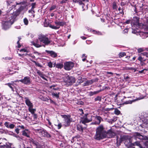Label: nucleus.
<instances>
[{
  "mask_svg": "<svg viewBox=\"0 0 148 148\" xmlns=\"http://www.w3.org/2000/svg\"><path fill=\"white\" fill-rule=\"evenodd\" d=\"M121 100H123V97H121L119 96L115 99V101L117 103V104L120 105L122 104L123 102L121 101Z\"/></svg>",
  "mask_w": 148,
  "mask_h": 148,
  "instance_id": "obj_14",
  "label": "nucleus"
},
{
  "mask_svg": "<svg viewBox=\"0 0 148 148\" xmlns=\"http://www.w3.org/2000/svg\"><path fill=\"white\" fill-rule=\"evenodd\" d=\"M135 137L136 138H138L140 139H142L143 138V136L141 135L140 133L136 132L134 134Z\"/></svg>",
  "mask_w": 148,
  "mask_h": 148,
  "instance_id": "obj_20",
  "label": "nucleus"
},
{
  "mask_svg": "<svg viewBox=\"0 0 148 148\" xmlns=\"http://www.w3.org/2000/svg\"><path fill=\"white\" fill-rule=\"evenodd\" d=\"M32 61L33 63H34L35 65L38 67H41L40 64L38 62H36V61L33 60H32Z\"/></svg>",
  "mask_w": 148,
  "mask_h": 148,
  "instance_id": "obj_42",
  "label": "nucleus"
},
{
  "mask_svg": "<svg viewBox=\"0 0 148 148\" xmlns=\"http://www.w3.org/2000/svg\"><path fill=\"white\" fill-rule=\"evenodd\" d=\"M26 99L25 101L26 104L29 108H33V104L27 98H25Z\"/></svg>",
  "mask_w": 148,
  "mask_h": 148,
  "instance_id": "obj_15",
  "label": "nucleus"
},
{
  "mask_svg": "<svg viewBox=\"0 0 148 148\" xmlns=\"http://www.w3.org/2000/svg\"><path fill=\"white\" fill-rule=\"evenodd\" d=\"M3 25L4 29L5 30L7 29L10 27V23L8 21H5Z\"/></svg>",
  "mask_w": 148,
  "mask_h": 148,
  "instance_id": "obj_18",
  "label": "nucleus"
},
{
  "mask_svg": "<svg viewBox=\"0 0 148 148\" xmlns=\"http://www.w3.org/2000/svg\"><path fill=\"white\" fill-rule=\"evenodd\" d=\"M45 51L52 58H55L58 56L57 53L53 51L46 50Z\"/></svg>",
  "mask_w": 148,
  "mask_h": 148,
  "instance_id": "obj_9",
  "label": "nucleus"
},
{
  "mask_svg": "<svg viewBox=\"0 0 148 148\" xmlns=\"http://www.w3.org/2000/svg\"><path fill=\"white\" fill-rule=\"evenodd\" d=\"M57 126L58 127V129H60L62 127V125L61 123H59L58 124V125H57Z\"/></svg>",
  "mask_w": 148,
  "mask_h": 148,
  "instance_id": "obj_58",
  "label": "nucleus"
},
{
  "mask_svg": "<svg viewBox=\"0 0 148 148\" xmlns=\"http://www.w3.org/2000/svg\"><path fill=\"white\" fill-rule=\"evenodd\" d=\"M45 130L43 129L42 130H40L39 133L42 136H43V135L44 134V132H45Z\"/></svg>",
  "mask_w": 148,
  "mask_h": 148,
  "instance_id": "obj_51",
  "label": "nucleus"
},
{
  "mask_svg": "<svg viewBox=\"0 0 148 148\" xmlns=\"http://www.w3.org/2000/svg\"><path fill=\"white\" fill-rule=\"evenodd\" d=\"M36 2L33 3H31V6H32V10L36 8Z\"/></svg>",
  "mask_w": 148,
  "mask_h": 148,
  "instance_id": "obj_48",
  "label": "nucleus"
},
{
  "mask_svg": "<svg viewBox=\"0 0 148 148\" xmlns=\"http://www.w3.org/2000/svg\"><path fill=\"white\" fill-rule=\"evenodd\" d=\"M37 73L41 77H43L45 75L43 74V73L41 72L39 70H38L37 71Z\"/></svg>",
  "mask_w": 148,
  "mask_h": 148,
  "instance_id": "obj_43",
  "label": "nucleus"
},
{
  "mask_svg": "<svg viewBox=\"0 0 148 148\" xmlns=\"http://www.w3.org/2000/svg\"><path fill=\"white\" fill-rule=\"evenodd\" d=\"M46 26V27H49L50 28H51L52 29H58L60 28V27L56 26L54 25H52L51 24H49V23H48V25Z\"/></svg>",
  "mask_w": 148,
  "mask_h": 148,
  "instance_id": "obj_23",
  "label": "nucleus"
},
{
  "mask_svg": "<svg viewBox=\"0 0 148 148\" xmlns=\"http://www.w3.org/2000/svg\"><path fill=\"white\" fill-rule=\"evenodd\" d=\"M95 82L93 79H91V80L89 81L88 82H86V83H85L86 84L85 85V86H88L90 84H92L93 82Z\"/></svg>",
  "mask_w": 148,
  "mask_h": 148,
  "instance_id": "obj_35",
  "label": "nucleus"
},
{
  "mask_svg": "<svg viewBox=\"0 0 148 148\" xmlns=\"http://www.w3.org/2000/svg\"><path fill=\"white\" fill-rule=\"evenodd\" d=\"M126 55V53L125 52H120L119 54V57L120 58L124 57Z\"/></svg>",
  "mask_w": 148,
  "mask_h": 148,
  "instance_id": "obj_41",
  "label": "nucleus"
},
{
  "mask_svg": "<svg viewBox=\"0 0 148 148\" xmlns=\"http://www.w3.org/2000/svg\"><path fill=\"white\" fill-rule=\"evenodd\" d=\"M56 93L53 92L51 93V95L53 96L56 97L57 98H58L59 97L60 92H56Z\"/></svg>",
  "mask_w": 148,
  "mask_h": 148,
  "instance_id": "obj_30",
  "label": "nucleus"
},
{
  "mask_svg": "<svg viewBox=\"0 0 148 148\" xmlns=\"http://www.w3.org/2000/svg\"><path fill=\"white\" fill-rule=\"evenodd\" d=\"M56 26H63L64 25H66V23L64 21H60L56 20L54 22Z\"/></svg>",
  "mask_w": 148,
  "mask_h": 148,
  "instance_id": "obj_10",
  "label": "nucleus"
},
{
  "mask_svg": "<svg viewBox=\"0 0 148 148\" xmlns=\"http://www.w3.org/2000/svg\"><path fill=\"white\" fill-rule=\"evenodd\" d=\"M0 148H11V147L8 144H6L4 145H0Z\"/></svg>",
  "mask_w": 148,
  "mask_h": 148,
  "instance_id": "obj_38",
  "label": "nucleus"
},
{
  "mask_svg": "<svg viewBox=\"0 0 148 148\" xmlns=\"http://www.w3.org/2000/svg\"><path fill=\"white\" fill-rule=\"evenodd\" d=\"M74 66V63L71 62H68L64 63V69L67 71L71 70Z\"/></svg>",
  "mask_w": 148,
  "mask_h": 148,
  "instance_id": "obj_5",
  "label": "nucleus"
},
{
  "mask_svg": "<svg viewBox=\"0 0 148 148\" xmlns=\"http://www.w3.org/2000/svg\"><path fill=\"white\" fill-rule=\"evenodd\" d=\"M64 81L66 83H70V84L74 83L75 82V79L73 77L67 76L64 79Z\"/></svg>",
  "mask_w": 148,
  "mask_h": 148,
  "instance_id": "obj_7",
  "label": "nucleus"
},
{
  "mask_svg": "<svg viewBox=\"0 0 148 148\" xmlns=\"http://www.w3.org/2000/svg\"><path fill=\"white\" fill-rule=\"evenodd\" d=\"M76 103L78 105H83L84 104V102L81 101H78Z\"/></svg>",
  "mask_w": 148,
  "mask_h": 148,
  "instance_id": "obj_53",
  "label": "nucleus"
},
{
  "mask_svg": "<svg viewBox=\"0 0 148 148\" xmlns=\"http://www.w3.org/2000/svg\"><path fill=\"white\" fill-rule=\"evenodd\" d=\"M124 144L125 146L128 148L132 147V143L131 141V138L129 139L128 141H125L124 142Z\"/></svg>",
  "mask_w": 148,
  "mask_h": 148,
  "instance_id": "obj_12",
  "label": "nucleus"
},
{
  "mask_svg": "<svg viewBox=\"0 0 148 148\" xmlns=\"http://www.w3.org/2000/svg\"><path fill=\"white\" fill-rule=\"evenodd\" d=\"M101 97L100 96H97L94 99L95 101H101Z\"/></svg>",
  "mask_w": 148,
  "mask_h": 148,
  "instance_id": "obj_39",
  "label": "nucleus"
},
{
  "mask_svg": "<svg viewBox=\"0 0 148 148\" xmlns=\"http://www.w3.org/2000/svg\"><path fill=\"white\" fill-rule=\"evenodd\" d=\"M7 144V140L4 138H0V145H4Z\"/></svg>",
  "mask_w": 148,
  "mask_h": 148,
  "instance_id": "obj_17",
  "label": "nucleus"
},
{
  "mask_svg": "<svg viewBox=\"0 0 148 148\" xmlns=\"http://www.w3.org/2000/svg\"><path fill=\"white\" fill-rule=\"evenodd\" d=\"M22 134L23 136H26L27 138H30L29 135L27 134V133L25 131V130L22 131Z\"/></svg>",
  "mask_w": 148,
  "mask_h": 148,
  "instance_id": "obj_37",
  "label": "nucleus"
},
{
  "mask_svg": "<svg viewBox=\"0 0 148 148\" xmlns=\"http://www.w3.org/2000/svg\"><path fill=\"white\" fill-rule=\"evenodd\" d=\"M130 139V137L128 135H123L121 137L120 139L122 142L124 141V142L126 141H128L129 139Z\"/></svg>",
  "mask_w": 148,
  "mask_h": 148,
  "instance_id": "obj_13",
  "label": "nucleus"
},
{
  "mask_svg": "<svg viewBox=\"0 0 148 148\" xmlns=\"http://www.w3.org/2000/svg\"><path fill=\"white\" fill-rule=\"evenodd\" d=\"M12 3V2L10 1H7V5L8 6H9L10 4Z\"/></svg>",
  "mask_w": 148,
  "mask_h": 148,
  "instance_id": "obj_62",
  "label": "nucleus"
},
{
  "mask_svg": "<svg viewBox=\"0 0 148 148\" xmlns=\"http://www.w3.org/2000/svg\"><path fill=\"white\" fill-rule=\"evenodd\" d=\"M56 5H52L50 7V8L49 10L50 11H52L53 10H54L55 9H56Z\"/></svg>",
  "mask_w": 148,
  "mask_h": 148,
  "instance_id": "obj_45",
  "label": "nucleus"
},
{
  "mask_svg": "<svg viewBox=\"0 0 148 148\" xmlns=\"http://www.w3.org/2000/svg\"><path fill=\"white\" fill-rule=\"evenodd\" d=\"M24 9L23 6H21L16 11L12 13V15L14 18H16L18 16L21 12Z\"/></svg>",
  "mask_w": 148,
  "mask_h": 148,
  "instance_id": "obj_8",
  "label": "nucleus"
},
{
  "mask_svg": "<svg viewBox=\"0 0 148 148\" xmlns=\"http://www.w3.org/2000/svg\"><path fill=\"white\" fill-rule=\"evenodd\" d=\"M143 98H138V99L140 100L141 99H143ZM138 99H134L133 100H129V101H124V104H132V102L135 101H136L138 100Z\"/></svg>",
  "mask_w": 148,
  "mask_h": 148,
  "instance_id": "obj_21",
  "label": "nucleus"
},
{
  "mask_svg": "<svg viewBox=\"0 0 148 148\" xmlns=\"http://www.w3.org/2000/svg\"><path fill=\"white\" fill-rule=\"evenodd\" d=\"M28 110L32 114H34L35 111L36 110L35 109H33V108H29Z\"/></svg>",
  "mask_w": 148,
  "mask_h": 148,
  "instance_id": "obj_36",
  "label": "nucleus"
},
{
  "mask_svg": "<svg viewBox=\"0 0 148 148\" xmlns=\"http://www.w3.org/2000/svg\"><path fill=\"white\" fill-rule=\"evenodd\" d=\"M67 1V0H62L60 2V3L62 4L63 3H66Z\"/></svg>",
  "mask_w": 148,
  "mask_h": 148,
  "instance_id": "obj_60",
  "label": "nucleus"
},
{
  "mask_svg": "<svg viewBox=\"0 0 148 148\" xmlns=\"http://www.w3.org/2000/svg\"><path fill=\"white\" fill-rule=\"evenodd\" d=\"M138 60L141 63H144V62L146 61V60H143V58L141 57V56H140L138 58Z\"/></svg>",
  "mask_w": 148,
  "mask_h": 148,
  "instance_id": "obj_33",
  "label": "nucleus"
},
{
  "mask_svg": "<svg viewBox=\"0 0 148 148\" xmlns=\"http://www.w3.org/2000/svg\"><path fill=\"white\" fill-rule=\"evenodd\" d=\"M112 8L114 10H116L117 9V7L116 3L115 2H114L113 3Z\"/></svg>",
  "mask_w": 148,
  "mask_h": 148,
  "instance_id": "obj_44",
  "label": "nucleus"
},
{
  "mask_svg": "<svg viewBox=\"0 0 148 148\" xmlns=\"http://www.w3.org/2000/svg\"><path fill=\"white\" fill-rule=\"evenodd\" d=\"M38 38L41 42H43L45 45H47L51 42L49 38L47 37L44 34H41L39 35Z\"/></svg>",
  "mask_w": 148,
  "mask_h": 148,
  "instance_id": "obj_4",
  "label": "nucleus"
},
{
  "mask_svg": "<svg viewBox=\"0 0 148 148\" xmlns=\"http://www.w3.org/2000/svg\"><path fill=\"white\" fill-rule=\"evenodd\" d=\"M27 3V2L26 1H24L22 2H20V3H17V2H16V5H21V4H22V5H24L25 4Z\"/></svg>",
  "mask_w": 148,
  "mask_h": 148,
  "instance_id": "obj_49",
  "label": "nucleus"
},
{
  "mask_svg": "<svg viewBox=\"0 0 148 148\" xmlns=\"http://www.w3.org/2000/svg\"><path fill=\"white\" fill-rule=\"evenodd\" d=\"M144 145L146 147H148V141H145L144 143Z\"/></svg>",
  "mask_w": 148,
  "mask_h": 148,
  "instance_id": "obj_64",
  "label": "nucleus"
},
{
  "mask_svg": "<svg viewBox=\"0 0 148 148\" xmlns=\"http://www.w3.org/2000/svg\"><path fill=\"white\" fill-rule=\"evenodd\" d=\"M20 51L21 52H28V51H27V50L26 49H21L20 50Z\"/></svg>",
  "mask_w": 148,
  "mask_h": 148,
  "instance_id": "obj_56",
  "label": "nucleus"
},
{
  "mask_svg": "<svg viewBox=\"0 0 148 148\" xmlns=\"http://www.w3.org/2000/svg\"><path fill=\"white\" fill-rule=\"evenodd\" d=\"M73 1L74 2L78 3L79 4L82 5L83 8L84 6V5L83 3V2L84 1H86V2L88 1V0H73Z\"/></svg>",
  "mask_w": 148,
  "mask_h": 148,
  "instance_id": "obj_16",
  "label": "nucleus"
},
{
  "mask_svg": "<svg viewBox=\"0 0 148 148\" xmlns=\"http://www.w3.org/2000/svg\"><path fill=\"white\" fill-rule=\"evenodd\" d=\"M145 51V49L143 48H139L137 50L138 52V53H140Z\"/></svg>",
  "mask_w": 148,
  "mask_h": 148,
  "instance_id": "obj_46",
  "label": "nucleus"
},
{
  "mask_svg": "<svg viewBox=\"0 0 148 148\" xmlns=\"http://www.w3.org/2000/svg\"><path fill=\"white\" fill-rule=\"evenodd\" d=\"M10 123V122L6 121L5 122L4 125L8 128H10L11 129H12L14 128L15 127V125L13 124H9Z\"/></svg>",
  "mask_w": 148,
  "mask_h": 148,
  "instance_id": "obj_11",
  "label": "nucleus"
},
{
  "mask_svg": "<svg viewBox=\"0 0 148 148\" xmlns=\"http://www.w3.org/2000/svg\"><path fill=\"white\" fill-rule=\"evenodd\" d=\"M135 145L138 146L140 147L141 146V145L140 144V142L138 141H136L133 143H132V147L133 146H134Z\"/></svg>",
  "mask_w": 148,
  "mask_h": 148,
  "instance_id": "obj_31",
  "label": "nucleus"
},
{
  "mask_svg": "<svg viewBox=\"0 0 148 148\" xmlns=\"http://www.w3.org/2000/svg\"><path fill=\"white\" fill-rule=\"evenodd\" d=\"M77 130L82 133L84 131V128L82 125L79 124H78L77 126Z\"/></svg>",
  "mask_w": 148,
  "mask_h": 148,
  "instance_id": "obj_19",
  "label": "nucleus"
},
{
  "mask_svg": "<svg viewBox=\"0 0 148 148\" xmlns=\"http://www.w3.org/2000/svg\"><path fill=\"white\" fill-rule=\"evenodd\" d=\"M79 111V112H81V113L80 114V116H83V115L84 114V112H83V110L82 108H80L78 110Z\"/></svg>",
  "mask_w": 148,
  "mask_h": 148,
  "instance_id": "obj_54",
  "label": "nucleus"
},
{
  "mask_svg": "<svg viewBox=\"0 0 148 148\" xmlns=\"http://www.w3.org/2000/svg\"><path fill=\"white\" fill-rule=\"evenodd\" d=\"M101 90H99L95 91L94 92L90 91L89 92V95L90 96H92L94 95H95L98 93H99L101 92Z\"/></svg>",
  "mask_w": 148,
  "mask_h": 148,
  "instance_id": "obj_25",
  "label": "nucleus"
},
{
  "mask_svg": "<svg viewBox=\"0 0 148 148\" xmlns=\"http://www.w3.org/2000/svg\"><path fill=\"white\" fill-rule=\"evenodd\" d=\"M96 133L94 136V138L97 140H100L106 137L107 135L109 136V138L114 137L116 134L111 129L106 132L105 130L103 125H101L98 127L96 129Z\"/></svg>",
  "mask_w": 148,
  "mask_h": 148,
  "instance_id": "obj_1",
  "label": "nucleus"
},
{
  "mask_svg": "<svg viewBox=\"0 0 148 148\" xmlns=\"http://www.w3.org/2000/svg\"><path fill=\"white\" fill-rule=\"evenodd\" d=\"M5 85H7L11 89L12 91H14V89L13 88V87L14 86V85L13 84L11 83H9L6 84Z\"/></svg>",
  "mask_w": 148,
  "mask_h": 148,
  "instance_id": "obj_32",
  "label": "nucleus"
},
{
  "mask_svg": "<svg viewBox=\"0 0 148 148\" xmlns=\"http://www.w3.org/2000/svg\"><path fill=\"white\" fill-rule=\"evenodd\" d=\"M96 119L98 120L99 121L97 122V124L98 125H99L100 124L101 122V120H103V119L102 118L98 116H96L95 117Z\"/></svg>",
  "mask_w": 148,
  "mask_h": 148,
  "instance_id": "obj_27",
  "label": "nucleus"
},
{
  "mask_svg": "<svg viewBox=\"0 0 148 148\" xmlns=\"http://www.w3.org/2000/svg\"><path fill=\"white\" fill-rule=\"evenodd\" d=\"M92 116L88 114H85L81 118L80 123L85 124L86 123H89L92 121Z\"/></svg>",
  "mask_w": 148,
  "mask_h": 148,
  "instance_id": "obj_2",
  "label": "nucleus"
},
{
  "mask_svg": "<svg viewBox=\"0 0 148 148\" xmlns=\"http://www.w3.org/2000/svg\"><path fill=\"white\" fill-rule=\"evenodd\" d=\"M126 69L131 70H134V72L136 71V69L134 68L133 67H127Z\"/></svg>",
  "mask_w": 148,
  "mask_h": 148,
  "instance_id": "obj_52",
  "label": "nucleus"
},
{
  "mask_svg": "<svg viewBox=\"0 0 148 148\" xmlns=\"http://www.w3.org/2000/svg\"><path fill=\"white\" fill-rule=\"evenodd\" d=\"M48 66L50 68H52L53 66V64L51 62H49L48 63Z\"/></svg>",
  "mask_w": 148,
  "mask_h": 148,
  "instance_id": "obj_55",
  "label": "nucleus"
},
{
  "mask_svg": "<svg viewBox=\"0 0 148 148\" xmlns=\"http://www.w3.org/2000/svg\"><path fill=\"white\" fill-rule=\"evenodd\" d=\"M118 137H117V138L116 139V146L118 147L119 146H120L121 145V143L122 142L120 139V140L119 141L118 140Z\"/></svg>",
  "mask_w": 148,
  "mask_h": 148,
  "instance_id": "obj_40",
  "label": "nucleus"
},
{
  "mask_svg": "<svg viewBox=\"0 0 148 148\" xmlns=\"http://www.w3.org/2000/svg\"><path fill=\"white\" fill-rule=\"evenodd\" d=\"M124 78L126 81H130V78L127 74H125L124 75Z\"/></svg>",
  "mask_w": 148,
  "mask_h": 148,
  "instance_id": "obj_29",
  "label": "nucleus"
},
{
  "mask_svg": "<svg viewBox=\"0 0 148 148\" xmlns=\"http://www.w3.org/2000/svg\"><path fill=\"white\" fill-rule=\"evenodd\" d=\"M140 55H142L143 56H146L147 55H148L147 52H144L143 53H141L140 55H139V56H140Z\"/></svg>",
  "mask_w": 148,
  "mask_h": 148,
  "instance_id": "obj_59",
  "label": "nucleus"
},
{
  "mask_svg": "<svg viewBox=\"0 0 148 148\" xmlns=\"http://www.w3.org/2000/svg\"><path fill=\"white\" fill-rule=\"evenodd\" d=\"M114 113L117 115H119L120 113V112L117 109H116L114 111Z\"/></svg>",
  "mask_w": 148,
  "mask_h": 148,
  "instance_id": "obj_50",
  "label": "nucleus"
},
{
  "mask_svg": "<svg viewBox=\"0 0 148 148\" xmlns=\"http://www.w3.org/2000/svg\"><path fill=\"white\" fill-rule=\"evenodd\" d=\"M37 41H38V40H37L36 42H32V44L35 46V47L37 48H38L41 47V46L37 43Z\"/></svg>",
  "mask_w": 148,
  "mask_h": 148,
  "instance_id": "obj_34",
  "label": "nucleus"
},
{
  "mask_svg": "<svg viewBox=\"0 0 148 148\" xmlns=\"http://www.w3.org/2000/svg\"><path fill=\"white\" fill-rule=\"evenodd\" d=\"M23 22L25 25H27L28 24V21L26 18H25L23 19Z\"/></svg>",
  "mask_w": 148,
  "mask_h": 148,
  "instance_id": "obj_47",
  "label": "nucleus"
},
{
  "mask_svg": "<svg viewBox=\"0 0 148 148\" xmlns=\"http://www.w3.org/2000/svg\"><path fill=\"white\" fill-rule=\"evenodd\" d=\"M55 66L56 68L60 69H61L63 67V65L62 62L59 63H57L56 64H55Z\"/></svg>",
  "mask_w": 148,
  "mask_h": 148,
  "instance_id": "obj_26",
  "label": "nucleus"
},
{
  "mask_svg": "<svg viewBox=\"0 0 148 148\" xmlns=\"http://www.w3.org/2000/svg\"><path fill=\"white\" fill-rule=\"evenodd\" d=\"M61 116L64 119V123L65 126H69L72 120V118L71 117V115L69 114H64L61 115Z\"/></svg>",
  "mask_w": 148,
  "mask_h": 148,
  "instance_id": "obj_3",
  "label": "nucleus"
},
{
  "mask_svg": "<svg viewBox=\"0 0 148 148\" xmlns=\"http://www.w3.org/2000/svg\"><path fill=\"white\" fill-rule=\"evenodd\" d=\"M30 142L31 143H32V144L36 146H37L39 143L38 142H37L36 140H35L32 138L31 139Z\"/></svg>",
  "mask_w": 148,
  "mask_h": 148,
  "instance_id": "obj_28",
  "label": "nucleus"
},
{
  "mask_svg": "<svg viewBox=\"0 0 148 148\" xmlns=\"http://www.w3.org/2000/svg\"><path fill=\"white\" fill-rule=\"evenodd\" d=\"M131 21V20L130 19L127 20L125 22V23L126 24H129L130 23Z\"/></svg>",
  "mask_w": 148,
  "mask_h": 148,
  "instance_id": "obj_63",
  "label": "nucleus"
},
{
  "mask_svg": "<svg viewBox=\"0 0 148 148\" xmlns=\"http://www.w3.org/2000/svg\"><path fill=\"white\" fill-rule=\"evenodd\" d=\"M17 44L18 45V48H20L21 47V45L20 44V41H18L17 42Z\"/></svg>",
  "mask_w": 148,
  "mask_h": 148,
  "instance_id": "obj_61",
  "label": "nucleus"
},
{
  "mask_svg": "<svg viewBox=\"0 0 148 148\" xmlns=\"http://www.w3.org/2000/svg\"><path fill=\"white\" fill-rule=\"evenodd\" d=\"M16 82H20L25 85H29L31 83V79L28 76L25 77L23 79L17 80Z\"/></svg>",
  "mask_w": 148,
  "mask_h": 148,
  "instance_id": "obj_6",
  "label": "nucleus"
},
{
  "mask_svg": "<svg viewBox=\"0 0 148 148\" xmlns=\"http://www.w3.org/2000/svg\"><path fill=\"white\" fill-rule=\"evenodd\" d=\"M80 137V136L79 134L77 135V136H74L73 137V140H74L75 138L78 139Z\"/></svg>",
  "mask_w": 148,
  "mask_h": 148,
  "instance_id": "obj_57",
  "label": "nucleus"
},
{
  "mask_svg": "<svg viewBox=\"0 0 148 148\" xmlns=\"http://www.w3.org/2000/svg\"><path fill=\"white\" fill-rule=\"evenodd\" d=\"M90 31L91 32H92L94 34H97L98 35H102V34L101 32L95 30H93L92 29H90Z\"/></svg>",
  "mask_w": 148,
  "mask_h": 148,
  "instance_id": "obj_22",
  "label": "nucleus"
},
{
  "mask_svg": "<svg viewBox=\"0 0 148 148\" xmlns=\"http://www.w3.org/2000/svg\"><path fill=\"white\" fill-rule=\"evenodd\" d=\"M44 134L43 135V136L46 137L48 138H51V135L48 133L46 130H45Z\"/></svg>",
  "mask_w": 148,
  "mask_h": 148,
  "instance_id": "obj_24",
  "label": "nucleus"
}]
</instances>
